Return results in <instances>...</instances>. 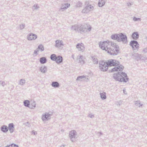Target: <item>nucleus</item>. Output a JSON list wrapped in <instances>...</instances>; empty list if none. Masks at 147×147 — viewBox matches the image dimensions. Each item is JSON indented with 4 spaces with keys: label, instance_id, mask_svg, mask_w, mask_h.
<instances>
[{
    "label": "nucleus",
    "instance_id": "obj_20",
    "mask_svg": "<svg viewBox=\"0 0 147 147\" xmlns=\"http://www.w3.org/2000/svg\"><path fill=\"white\" fill-rule=\"evenodd\" d=\"M24 104L25 106L28 107L30 104V102L28 100H25L24 102Z\"/></svg>",
    "mask_w": 147,
    "mask_h": 147
},
{
    "label": "nucleus",
    "instance_id": "obj_1",
    "mask_svg": "<svg viewBox=\"0 0 147 147\" xmlns=\"http://www.w3.org/2000/svg\"><path fill=\"white\" fill-rule=\"evenodd\" d=\"M99 45L101 49L110 55H117L120 52L119 48L117 45L112 44L108 40L100 42Z\"/></svg>",
    "mask_w": 147,
    "mask_h": 147
},
{
    "label": "nucleus",
    "instance_id": "obj_3",
    "mask_svg": "<svg viewBox=\"0 0 147 147\" xmlns=\"http://www.w3.org/2000/svg\"><path fill=\"white\" fill-rule=\"evenodd\" d=\"M117 74H114L113 77L117 80L121 82H126L127 80V76L126 74L124 72H121L120 74V72H118Z\"/></svg>",
    "mask_w": 147,
    "mask_h": 147
},
{
    "label": "nucleus",
    "instance_id": "obj_24",
    "mask_svg": "<svg viewBox=\"0 0 147 147\" xmlns=\"http://www.w3.org/2000/svg\"><path fill=\"white\" fill-rule=\"evenodd\" d=\"M6 147H18V145H17L15 144H13L7 146Z\"/></svg>",
    "mask_w": 147,
    "mask_h": 147
},
{
    "label": "nucleus",
    "instance_id": "obj_18",
    "mask_svg": "<svg viewBox=\"0 0 147 147\" xmlns=\"http://www.w3.org/2000/svg\"><path fill=\"white\" fill-rule=\"evenodd\" d=\"M105 4V2L104 1L102 0H100L99 2L98 3V5L100 7H102Z\"/></svg>",
    "mask_w": 147,
    "mask_h": 147
},
{
    "label": "nucleus",
    "instance_id": "obj_12",
    "mask_svg": "<svg viewBox=\"0 0 147 147\" xmlns=\"http://www.w3.org/2000/svg\"><path fill=\"white\" fill-rule=\"evenodd\" d=\"M132 38L134 39H137L139 37V34L138 32H134L132 35Z\"/></svg>",
    "mask_w": 147,
    "mask_h": 147
},
{
    "label": "nucleus",
    "instance_id": "obj_8",
    "mask_svg": "<svg viewBox=\"0 0 147 147\" xmlns=\"http://www.w3.org/2000/svg\"><path fill=\"white\" fill-rule=\"evenodd\" d=\"M111 38L113 39L117 40L119 42L120 41L121 39L120 38L119 34H113L111 36Z\"/></svg>",
    "mask_w": 147,
    "mask_h": 147
},
{
    "label": "nucleus",
    "instance_id": "obj_4",
    "mask_svg": "<svg viewBox=\"0 0 147 147\" xmlns=\"http://www.w3.org/2000/svg\"><path fill=\"white\" fill-rule=\"evenodd\" d=\"M108 66L107 65V62H105L103 61H102L101 62L100 65V66L101 70L103 71H106L108 69Z\"/></svg>",
    "mask_w": 147,
    "mask_h": 147
},
{
    "label": "nucleus",
    "instance_id": "obj_6",
    "mask_svg": "<svg viewBox=\"0 0 147 147\" xmlns=\"http://www.w3.org/2000/svg\"><path fill=\"white\" fill-rule=\"evenodd\" d=\"M130 45L134 49H137L138 47V44L135 41H131L130 42Z\"/></svg>",
    "mask_w": 147,
    "mask_h": 147
},
{
    "label": "nucleus",
    "instance_id": "obj_16",
    "mask_svg": "<svg viewBox=\"0 0 147 147\" xmlns=\"http://www.w3.org/2000/svg\"><path fill=\"white\" fill-rule=\"evenodd\" d=\"M52 85L53 87H57L59 86V84L57 82H52Z\"/></svg>",
    "mask_w": 147,
    "mask_h": 147
},
{
    "label": "nucleus",
    "instance_id": "obj_15",
    "mask_svg": "<svg viewBox=\"0 0 147 147\" xmlns=\"http://www.w3.org/2000/svg\"><path fill=\"white\" fill-rule=\"evenodd\" d=\"M40 61L41 63L44 64L46 62L47 60L45 57H43L40 59Z\"/></svg>",
    "mask_w": 147,
    "mask_h": 147
},
{
    "label": "nucleus",
    "instance_id": "obj_25",
    "mask_svg": "<svg viewBox=\"0 0 147 147\" xmlns=\"http://www.w3.org/2000/svg\"><path fill=\"white\" fill-rule=\"evenodd\" d=\"M76 133V132L74 131H71L69 134L70 136H74Z\"/></svg>",
    "mask_w": 147,
    "mask_h": 147
},
{
    "label": "nucleus",
    "instance_id": "obj_14",
    "mask_svg": "<svg viewBox=\"0 0 147 147\" xmlns=\"http://www.w3.org/2000/svg\"><path fill=\"white\" fill-rule=\"evenodd\" d=\"M49 116V115L48 114H45L43 115L42 117V119L43 121L47 119Z\"/></svg>",
    "mask_w": 147,
    "mask_h": 147
},
{
    "label": "nucleus",
    "instance_id": "obj_13",
    "mask_svg": "<svg viewBox=\"0 0 147 147\" xmlns=\"http://www.w3.org/2000/svg\"><path fill=\"white\" fill-rule=\"evenodd\" d=\"M9 130L11 132H13L14 130V125L13 123H11L9 126Z\"/></svg>",
    "mask_w": 147,
    "mask_h": 147
},
{
    "label": "nucleus",
    "instance_id": "obj_11",
    "mask_svg": "<svg viewBox=\"0 0 147 147\" xmlns=\"http://www.w3.org/2000/svg\"><path fill=\"white\" fill-rule=\"evenodd\" d=\"M77 48L80 51L83 50L84 49V45L82 43L78 44L77 45Z\"/></svg>",
    "mask_w": 147,
    "mask_h": 147
},
{
    "label": "nucleus",
    "instance_id": "obj_22",
    "mask_svg": "<svg viewBox=\"0 0 147 147\" xmlns=\"http://www.w3.org/2000/svg\"><path fill=\"white\" fill-rule=\"evenodd\" d=\"M47 68L45 67H41L40 70L42 72L45 73L47 71Z\"/></svg>",
    "mask_w": 147,
    "mask_h": 147
},
{
    "label": "nucleus",
    "instance_id": "obj_7",
    "mask_svg": "<svg viewBox=\"0 0 147 147\" xmlns=\"http://www.w3.org/2000/svg\"><path fill=\"white\" fill-rule=\"evenodd\" d=\"M119 36L121 41L124 42H126L127 41V37L125 35L123 34L122 33H121L119 34Z\"/></svg>",
    "mask_w": 147,
    "mask_h": 147
},
{
    "label": "nucleus",
    "instance_id": "obj_2",
    "mask_svg": "<svg viewBox=\"0 0 147 147\" xmlns=\"http://www.w3.org/2000/svg\"><path fill=\"white\" fill-rule=\"evenodd\" d=\"M109 66H115L111 70V72H121L123 70L124 67L119 64L118 61L114 59H110L106 62Z\"/></svg>",
    "mask_w": 147,
    "mask_h": 147
},
{
    "label": "nucleus",
    "instance_id": "obj_19",
    "mask_svg": "<svg viewBox=\"0 0 147 147\" xmlns=\"http://www.w3.org/2000/svg\"><path fill=\"white\" fill-rule=\"evenodd\" d=\"M57 57L55 54H52L51 56V59L53 61H55L56 60Z\"/></svg>",
    "mask_w": 147,
    "mask_h": 147
},
{
    "label": "nucleus",
    "instance_id": "obj_17",
    "mask_svg": "<svg viewBox=\"0 0 147 147\" xmlns=\"http://www.w3.org/2000/svg\"><path fill=\"white\" fill-rule=\"evenodd\" d=\"M1 130L4 132H7L8 130L7 127L6 126H3L2 127Z\"/></svg>",
    "mask_w": 147,
    "mask_h": 147
},
{
    "label": "nucleus",
    "instance_id": "obj_21",
    "mask_svg": "<svg viewBox=\"0 0 147 147\" xmlns=\"http://www.w3.org/2000/svg\"><path fill=\"white\" fill-rule=\"evenodd\" d=\"M100 95L101 98L105 99L106 98V96L105 95V93H101Z\"/></svg>",
    "mask_w": 147,
    "mask_h": 147
},
{
    "label": "nucleus",
    "instance_id": "obj_10",
    "mask_svg": "<svg viewBox=\"0 0 147 147\" xmlns=\"http://www.w3.org/2000/svg\"><path fill=\"white\" fill-rule=\"evenodd\" d=\"M55 61H56V62L57 63H60L62 62L63 61L62 57L61 56H58L57 57L56 60H55Z\"/></svg>",
    "mask_w": 147,
    "mask_h": 147
},
{
    "label": "nucleus",
    "instance_id": "obj_5",
    "mask_svg": "<svg viewBox=\"0 0 147 147\" xmlns=\"http://www.w3.org/2000/svg\"><path fill=\"white\" fill-rule=\"evenodd\" d=\"M37 37V36L35 34H30L28 35L27 37V39L29 40H32L36 39Z\"/></svg>",
    "mask_w": 147,
    "mask_h": 147
},
{
    "label": "nucleus",
    "instance_id": "obj_23",
    "mask_svg": "<svg viewBox=\"0 0 147 147\" xmlns=\"http://www.w3.org/2000/svg\"><path fill=\"white\" fill-rule=\"evenodd\" d=\"M38 49L39 51H42L44 50V47L42 45H39L38 47Z\"/></svg>",
    "mask_w": 147,
    "mask_h": 147
},
{
    "label": "nucleus",
    "instance_id": "obj_9",
    "mask_svg": "<svg viewBox=\"0 0 147 147\" xmlns=\"http://www.w3.org/2000/svg\"><path fill=\"white\" fill-rule=\"evenodd\" d=\"M63 46L62 41L57 40L56 41L55 47L58 48H60Z\"/></svg>",
    "mask_w": 147,
    "mask_h": 147
},
{
    "label": "nucleus",
    "instance_id": "obj_26",
    "mask_svg": "<svg viewBox=\"0 0 147 147\" xmlns=\"http://www.w3.org/2000/svg\"><path fill=\"white\" fill-rule=\"evenodd\" d=\"M65 5H66L67 6V8L69 7L70 5L68 4H66Z\"/></svg>",
    "mask_w": 147,
    "mask_h": 147
}]
</instances>
